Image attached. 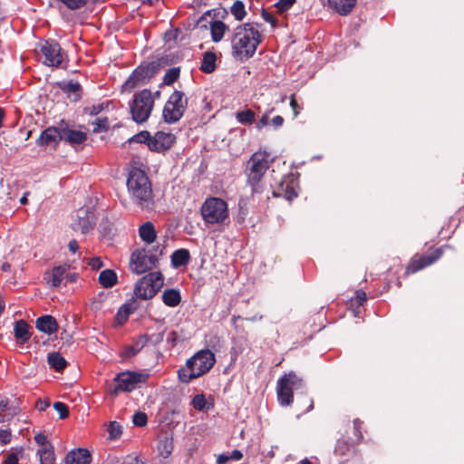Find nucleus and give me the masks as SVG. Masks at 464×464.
Returning a JSON list of instances; mask_svg holds the SVG:
<instances>
[{
    "label": "nucleus",
    "instance_id": "obj_1",
    "mask_svg": "<svg viewBox=\"0 0 464 464\" xmlns=\"http://www.w3.org/2000/svg\"><path fill=\"white\" fill-rule=\"evenodd\" d=\"M259 27L257 23H245L235 28L231 38L234 57L246 60L254 56L263 38Z\"/></svg>",
    "mask_w": 464,
    "mask_h": 464
},
{
    "label": "nucleus",
    "instance_id": "obj_2",
    "mask_svg": "<svg viewBox=\"0 0 464 464\" xmlns=\"http://www.w3.org/2000/svg\"><path fill=\"white\" fill-rule=\"evenodd\" d=\"M127 188L134 204L142 210L154 208V197L151 182L145 170L131 166L127 179Z\"/></svg>",
    "mask_w": 464,
    "mask_h": 464
},
{
    "label": "nucleus",
    "instance_id": "obj_3",
    "mask_svg": "<svg viewBox=\"0 0 464 464\" xmlns=\"http://www.w3.org/2000/svg\"><path fill=\"white\" fill-rule=\"evenodd\" d=\"M215 362V354L210 350H200L187 361L185 367L178 371L179 379L188 383L191 380L208 372Z\"/></svg>",
    "mask_w": 464,
    "mask_h": 464
},
{
    "label": "nucleus",
    "instance_id": "obj_4",
    "mask_svg": "<svg viewBox=\"0 0 464 464\" xmlns=\"http://www.w3.org/2000/svg\"><path fill=\"white\" fill-rule=\"evenodd\" d=\"M269 154L266 151H256L247 160L246 167V182L252 188V194L261 193L262 179L269 168Z\"/></svg>",
    "mask_w": 464,
    "mask_h": 464
},
{
    "label": "nucleus",
    "instance_id": "obj_5",
    "mask_svg": "<svg viewBox=\"0 0 464 464\" xmlns=\"http://www.w3.org/2000/svg\"><path fill=\"white\" fill-rule=\"evenodd\" d=\"M147 373L126 371L116 374L113 378V383L107 388V393L111 397H117L120 392H130L135 390L139 384L146 382Z\"/></svg>",
    "mask_w": 464,
    "mask_h": 464
},
{
    "label": "nucleus",
    "instance_id": "obj_6",
    "mask_svg": "<svg viewBox=\"0 0 464 464\" xmlns=\"http://www.w3.org/2000/svg\"><path fill=\"white\" fill-rule=\"evenodd\" d=\"M154 102L153 93L149 89H144L134 94L133 100L130 103L131 119L136 123L145 122L151 114Z\"/></svg>",
    "mask_w": 464,
    "mask_h": 464
},
{
    "label": "nucleus",
    "instance_id": "obj_7",
    "mask_svg": "<svg viewBox=\"0 0 464 464\" xmlns=\"http://www.w3.org/2000/svg\"><path fill=\"white\" fill-rule=\"evenodd\" d=\"M304 382L295 372L285 373L276 384L277 400L281 406H289L294 401V390L303 389Z\"/></svg>",
    "mask_w": 464,
    "mask_h": 464
},
{
    "label": "nucleus",
    "instance_id": "obj_8",
    "mask_svg": "<svg viewBox=\"0 0 464 464\" xmlns=\"http://www.w3.org/2000/svg\"><path fill=\"white\" fill-rule=\"evenodd\" d=\"M188 107V99L181 91H174L166 102L162 117L165 122L169 124L178 122L184 115Z\"/></svg>",
    "mask_w": 464,
    "mask_h": 464
},
{
    "label": "nucleus",
    "instance_id": "obj_9",
    "mask_svg": "<svg viewBox=\"0 0 464 464\" xmlns=\"http://www.w3.org/2000/svg\"><path fill=\"white\" fill-rule=\"evenodd\" d=\"M162 285V274L160 272H150L135 284L134 294L141 300H149L157 295Z\"/></svg>",
    "mask_w": 464,
    "mask_h": 464
},
{
    "label": "nucleus",
    "instance_id": "obj_10",
    "mask_svg": "<svg viewBox=\"0 0 464 464\" xmlns=\"http://www.w3.org/2000/svg\"><path fill=\"white\" fill-rule=\"evenodd\" d=\"M200 212L206 223H222L228 216L227 204L219 198H208L202 204Z\"/></svg>",
    "mask_w": 464,
    "mask_h": 464
},
{
    "label": "nucleus",
    "instance_id": "obj_11",
    "mask_svg": "<svg viewBox=\"0 0 464 464\" xmlns=\"http://www.w3.org/2000/svg\"><path fill=\"white\" fill-rule=\"evenodd\" d=\"M450 248L449 245H444L437 248L430 247L425 254H415L407 265L405 274H414L431 266L443 256L446 249Z\"/></svg>",
    "mask_w": 464,
    "mask_h": 464
},
{
    "label": "nucleus",
    "instance_id": "obj_12",
    "mask_svg": "<svg viewBox=\"0 0 464 464\" xmlns=\"http://www.w3.org/2000/svg\"><path fill=\"white\" fill-rule=\"evenodd\" d=\"M158 258L150 250L137 249L130 256V268L132 272L140 275L156 266Z\"/></svg>",
    "mask_w": 464,
    "mask_h": 464
},
{
    "label": "nucleus",
    "instance_id": "obj_13",
    "mask_svg": "<svg viewBox=\"0 0 464 464\" xmlns=\"http://www.w3.org/2000/svg\"><path fill=\"white\" fill-rule=\"evenodd\" d=\"M155 73L151 64L138 66L122 84V91L131 92L136 87L146 84Z\"/></svg>",
    "mask_w": 464,
    "mask_h": 464
},
{
    "label": "nucleus",
    "instance_id": "obj_14",
    "mask_svg": "<svg viewBox=\"0 0 464 464\" xmlns=\"http://www.w3.org/2000/svg\"><path fill=\"white\" fill-rule=\"evenodd\" d=\"M41 53L44 57V64L53 67H60L66 56L59 43L53 39L41 45Z\"/></svg>",
    "mask_w": 464,
    "mask_h": 464
},
{
    "label": "nucleus",
    "instance_id": "obj_15",
    "mask_svg": "<svg viewBox=\"0 0 464 464\" xmlns=\"http://www.w3.org/2000/svg\"><path fill=\"white\" fill-rule=\"evenodd\" d=\"M355 444L353 441L349 442L343 436L336 441L334 455L339 464H347L356 457Z\"/></svg>",
    "mask_w": 464,
    "mask_h": 464
},
{
    "label": "nucleus",
    "instance_id": "obj_16",
    "mask_svg": "<svg viewBox=\"0 0 464 464\" xmlns=\"http://www.w3.org/2000/svg\"><path fill=\"white\" fill-rule=\"evenodd\" d=\"M0 422L8 421L20 412V400L14 396L0 395Z\"/></svg>",
    "mask_w": 464,
    "mask_h": 464
},
{
    "label": "nucleus",
    "instance_id": "obj_17",
    "mask_svg": "<svg viewBox=\"0 0 464 464\" xmlns=\"http://www.w3.org/2000/svg\"><path fill=\"white\" fill-rule=\"evenodd\" d=\"M60 130L62 140L72 147L81 145L87 140L86 132L72 129L64 120L60 121Z\"/></svg>",
    "mask_w": 464,
    "mask_h": 464
},
{
    "label": "nucleus",
    "instance_id": "obj_18",
    "mask_svg": "<svg viewBox=\"0 0 464 464\" xmlns=\"http://www.w3.org/2000/svg\"><path fill=\"white\" fill-rule=\"evenodd\" d=\"M94 226L95 218L93 212L88 208H79L72 223V228L74 230H81L82 234H86L92 229Z\"/></svg>",
    "mask_w": 464,
    "mask_h": 464
},
{
    "label": "nucleus",
    "instance_id": "obj_19",
    "mask_svg": "<svg viewBox=\"0 0 464 464\" xmlns=\"http://www.w3.org/2000/svg\"><path fill=\"white\" fill-rule=\"evenodd\" d=\"M176 137L170 132L157 131L149 141L150 150L163 152L169 150L175 143Z\"/></svg>",
    "mask_w": 464,
    "mask_h": 464
},
{
    "label": "nucleus",
    "instance_id": "obj_20",
    "mask_svg": "<svg viewBox=\"0 0 464 464\" xmlns=\"http://www.w3.org/2000/svg\"><path fill=\"white\" fill-rule=\"evenodd\" d=\"M62 140L61 130H60V121L57 126H51L43 130L40 136L36 140V144L38 146H53L56 147L59 142Z\"/></svg>",
    "mask_w": 464,
    "mask_h": 464
},
{
    "label": "nucleus",
    "instance_id": "obj_21",
    "mask_svg": "<svg viewBox=\"0 0 464 464\" xmlns=\"http://www.w3.org/2000/svg\"><path fill=\"white\" fill-rule=\"evenodd\" d=\"M65 464H90L92 455L89 450L82 448L69 451L65 456Z\"/></svg>",
    "mask_w": 464,
    "mask_h": 464
},
{
    "label": "nucleus",
    "instance_id": "obj_22",
    "mask_svg": "<svg viewBox=\"0 0 464 464\" xmlns=\"http://www.w3.org/2000/svg\"><path fill=\"white\" fill-rule=\"evenodd\" d=\"M35 327L37 328L38 331L42 333L53 334L57 332L58 324L53 316L50 314H45L36 319Z\"/></svg>",
    "mask_w": 464,
    "mask_h": 464
},
{
    "label": "nucleus",
    "instance_id": "obj_23",
    "mask_svg": "<svg viewBox=\"0 0 464 464\" xmlns=\"http://www.w3.org/2000/svg\"><path fill=\"white\" fill-rule=\"evenodd\" d=\"M357 0H328L329 6L341 15L350 14L356 5Z\"/></svg>",
    "mask_w": 464,
    "mask_h": 464
},
{
    "label": "nucleus",
    "instance_id": "obj_24",
    "mask_svg": "<svg viewBox=\"0 0 464 464\" xmlns=\"http://www.w3.org/2000/svg\"><path fill=\"white\" fill-rule=\"evenodd\" d=\"M139 236L145 243H153L157 237V233L152 222L147 221L142 224L139 228Z\"/></svg>",
    "mask_w": 464,
    "mask_h": 464
},
{
    "label": "nucleus",
    "instance_id": "obj_25",
    "mask_svg": "<svg viewBox=\"0 0 464 464\" xmlns=\"http://www.w3.org/2000/svg\"><path fill=\"white\" fill-rule=\"evenodd\" d=\"M29 324L24 320H19L14 324V336L20 343H24L31 338Z\"/></svg>",
    "mask_w": 464,
    "mask_h": 464
},
{
    "label": "nucleus",
    "instance_id": "obj_26",
    "mask_svg": "<svg viewBox=\"0 0 464 464\" xmlns=\"http://www.w3.org/2000/svg\"><path fill=\"white\" fill-rule=\"evenodd\" d=\"M162 302L169 307H176L181 302L180 292L178 289L168 288L162 293Z\"/></svg>",
    "mask_w": 464,
    "mask_h": 464
},
{
    "label": "nucleus",
    "instance_id": "obj_27",
    "mask_svg": "<svg viewBox=\"0 0 464 464\" xmlns=\"http://www.w3.org/2000/svg\"><path fill=\"white\" fill-rule=\"evenodd\" d=\"M148 343L146 336L140 335L133 343V344L127 346L124 349L122 356L125 358H131L137 355L141 349Z\"/></svg>",
    "mask_w": 464,
    "mask_h": 464
},
{
    "label": "nucleus",
    "instance_id": "obj_28",
    "mask_svg": "<svg viewBox=\"0 0 464 464\" xmlns=\"http://www.w3.org/2000/svg\"><path fill=\"white\" fill-rule=\"evenodd\" d=\"M228 30V26L220 20H215L210 24L211 39L214 43H218L224 37V34Z\"/></svg>",
    "mask_w": 464,
    "mask_h": 464
},
{
    "label": "nucleus",
    "instance_id": "obj_29",
    "mask_svg": "<svg viewBox=\"0 0 464 464\" xmlns=\"http://www.w3.org/2000/svg\"><path fill=\"white\" fill-rule=\"evenodd\" d=\"M272 195L275 198L283 197L287 200H292L297 197V193L294 187L284 181L280 182L278 189L273 190Z\"/></svg>",
    "mask_w": 464,
    "mask_h": 464
},
{
    "label": "nucleus",
    "instance_id": "obj_30",
    "mask_svg": "<svg viewBox=\"0 0 464 464\" xmlns=\"http://www.w3.org/2000/svg\"><path fill=\"white\" fill-rule=\"evenodd\" d=\"M217 55L213 52H206L203 54L200 70L205 73H212L217 68Z\"/></svg>",
    "mask_w": 464,
    "mask_h": 464
},
{
    "label": "nucleus",
    "instance_id": "obj_31",
    "mask_svg": "<svg viewBox=\"0 0 464 464\" xmlns=\"http://www.w3.org/2000/svg\"><path fill=\"white\" fill-rule=\"evenodd\" d=\"M190 259L189 251L186 248L175 250L171 255V264L174 267L186 266Z\"/></svg>",
    "mask_w": 464,
    "mask_h": 464
},
{
    "label": "nucleus",
    "instance_id": "obj_32",
    "mask_svg": "<svg viewBox=\"0 0 464 464\" xmlns=\"http://www.w3.org/2000/svg\"><path fill=\"white\" fill-rule=\"evenodd\" d=\"M63 92L67 93L69 98H72L73 102H77L81 99L82 93V85L78 82L70 81L62 87Z\"/></svg>",
    "mask_w": 464,
    "mask_h": 464
},
{
    "label": "nucleus",
    "instance_id": "obj_33",
    "mask_svg": "<svg viewBox=\"0 0 464 464\" xmlns=\"http://www.w3.org/2000/svg\"><path fill=\"white\" fill-rule=\"evenodd\" d=\"M36 455L39 457L40 464H55L54 449L52 444H48L46 447L39 449Z\"/></svg>",
    "mask_w": 464,
    "mask_h": 464
},
{
    "label": "nucleus",
    "instance_id": "obj_34",
    "mask_svg": "<svg viewBox=\"0 0 464 464\" xmlns=\"http://www.w3.org/2000/svg\"><path fill=\"white\" fill-rule=\"evenodd\" d=\"M117 274L112 269H105L99 275V283L104 288H111L117 283Z\"/></svg>",
    "mask_w": 464,
    "mask_h": 464
},
{
    "label": "nucleus",
    "instance_id": "obj_35",
    "mask_svg": "<svg viewBox=\"0 0 464 464\" xmlns=\"http://www.w3.org/2000/svg\"><path fill=\"white\" fill-rule=\"evenodd\" d=\"M47 361L50 367L53 368L57 372L63 371L67 365L65 359L59 353H50Z\"/></svg>",
    "mask_w": 464,
    "mask_h": 464
},
{
    "label": "nucleus",
    "instance_id": "obj_36",
    "mask_svg": "<svg viewBox=\"0 0 464 464\" xmlns=\"http://www.w3.org/2000/svg\"><path fill=\"white\" fill-rule=\"evenodd\" d=\"M236 119L241 124H252L256 121V113L250 109H246L237 111Z\"/></svg>",
    "mask_w": 464,
    "mask_h": 464
},
{
    "label": "nucleus",
    "instance_id": "obj_37",
    "mask_svg": "<svg viewBox=\"0 0 464 464\" xmlns=\"http://www.w3.org/2000/svg\"><path fill=\"white\" fill-rule=\"evenodd\" d=\"M230 12L237 21H242L246 15L245 4L240 0L234 2L230 8Z\"/></svg>",
    "mask_w": 464,
    "mask_h": 464
},
{
    "label": "nucleus",
    "instance_id": "obj_38",
    "mask_svg": "<svg viewBox=\"0 0 464 464\" xmlns=\"http://www.w3.org/2000/svg\"><path fill=\"white\" fill-rule=\"evenodd\" d=\"M109 440H115L120 439L122 434V427L118 421H111L108 425Z\"/></svg>",
    "mask_w": 464,
    "mask_h": 464
},
{
    "label": "nucleus",
    "instance_id": "obj_39",
    "mask_svg": "<svg viewBox=\"0 0 464 464\" xmlns=\"http://www.w3.org/2000/svg\"><path fill=\"white\" fill-rule=\"evenodd\" d=\"M57 3L63 5L69 10H78L84 7L88 0H54Z\"/></svg>",
    "mask_w": 464,
    "mask_h": 464
},
{
    "label": "nucleus",
    "instance_id": "obj_40",
    "mask_svg": "<svg viewBox=\"0 0 464 464\" xmlns=\"http://www.w3.org/2000/svg\"><path fill=\"white\" fill-rule=\"evenodd\" d=\"M179 77V69L178 68H171L167 71L166 74L163 78V82L166 85H170L173 82H175Z\"/></svg>",
    "mask_w": 464,
    "mask_h": 464
},
{
    "label": "nucleus",
    "instance_id": "obj_41",
    "mask_svg": "<svg viewBox=\"0 0 464 464\" xmlns=\"http://www.w3.org/2000/svg\"><path fill=\"white\" fill-rule=\"evenodd\" d=\"M93 132L107 131L109 130L108 118H97L93 122Z\"/></svg>",
    "mask_w": 464,
    "mask_h": 464
},
{
    "label": "nucleus",
    "instance_id": "obj_42",
    "mask_svg": "<svg viewBox=\"0 0 464 464\" xmlns=\"http://www.w3.org/2000/svg\"><path fill=\"white\" fill-rule=\"evenodd\" d=\"M296 2V0H278L275 6L276 8L277 13L284 14L285 12L288 11L294 4Z\"/></svg>",
    "mask_w": 464,
    "mask_h": 464
},
{
    "label": "nucleus",
    "instance_id": "obj_43",
    "mask_svg": "<svg viewBox=\"0 0 464 464\" xmlns=\"http://www.w3.org/2000/svg\"><path fill=\"white\" fill-rule=\"evenodd\" d=\"M362 421L359 419H355L353 420V434H354V439H353V442L354 443H359L362 441V438H363V435H362Z\"/></svg>",
    "mask_w": 464,
    "mask_h": 464
},
{
    "label": "nucleus",
    "instance_id": "obj_44",
    "mask_svg": "<svg viewBox=\"0 0 464 464\" xmlns=\"http://www.w3.org/2000/svg\"><path fill=\"white\" fill-rule=\"evenodd\" d=\"M152 137L150 136V132L147 130H142L139 132L138 134L134 135L130 139V141H135L138 143H147L149 145L150 140H151Z\"/></svg>",
    "mask_w": 464,
    "mask_h": 464
},
{
    "label": "nucleus",
    "instance_id": "obj_45",
    "mask_svg": "<svg viewBox=\"0 0 464 464\" xmlns=\"http://www.w3.org/2000/svg\"><path fill=\"white\" fill-rule=\"evenodd\" d=\"M44 279L46 280V283L52 287H58L63 281V279L55 275L53 271L50 273H45Z\"/></svg>",
    "mask_w": 464,
    "mask_h": 464
},
{
    "label": "nucleus",
    "instance_id": "obj_46",
    "mask_svg": "<svg viewBox=\"0 0 464 464\" xmlns=\"http://www.w3.org/2000/svg\"><path fill=\"white\" fill-rule=\"evenodd\" d=\"M53 409L59 413V417L62 420H64L69 416V408L63 402H61V401L54 402Z\"/></svg>",
    "mask_w": 464,
    "mask_h": 464
},
{
    "label": "nucleus",
    "instance_id": "obj_47",
    "mask_svg": "<svg viewBox=\"0 0 464 464\" xmlns=\"http://www.w3.org/2000/svg\"><path fill=\"white\" fill-rule=\"evenodd\" d=\"M132 421L137 427H144L148 423L147 414L142 411H137L133 415Z\"/></svg>",
    "mask_w": 464,
    "mask_h": 464
},
{
    "label": "nucleus",
    "instance_id": "obj_48",
    "mask_svg": "<svg viewBox=\"0 0 464 464\" xmlns=\"http://www.w3.org/2000/svg\"><path fill=\"white\" fill-rule=\"evenodd\" d=\"M159 450L160 452V455L163 456L164 458L169 457L172 451V442L169 441L168 439L160 441Z\"/></svg>",
    "mask_w": 464,
    "mask_h": 464
},
{
    "label": "nucleus",
    "instance_id": "obj_49",
    "mask_svg": "<svg viewBox=\"0 0 464 464\" xmlns=\"http://www.w3.org/2000/svg\"><path fill=\"white\" fill-rule=\"evenodd\" d=\"M148 339V343L152 344L153 346L160 343L164 339V331H160L159 333L151 334H143Z\"/></svg>",
    "mask_w": 464,
    "mask_h": 464
},
{
    "label": "nucleus",
    "instance_id": "obj_50",
    "mask_svg": "<svg viewBox=\"0 0 464 464\" xmlns=\"http://www.w3.org/2000/svg\"><path fill=\"white\" fill-rule=\"evenodd\" d=\"M366 300L367 297L365 292H363L362 290H358L355 293L354 298L351 299V305H356L357 307H360L363 305Z\"/></svg>",
    "mask_w": 464,
    "mask_h": 464
},
{
    "label": "nucleus",
    "instance_id": "obj_51",
    "mask_svg": "<svg viewBox=\"0 0 464 464\" xmlns=\"http://www.w3.org/2000/svg\"><path fill=\"white\" fill-rule=\"evenodd\" d=\"M206 403L207 401L203 394H198L192 399V405L197 410H203L206 406Z\"/></svg>",
    "mask_w": 464,
    "mask_h": 464
},
{
    "label": "nucleus",
    "instance_id": "obj_52",
    "mask_svg": "<svg viewBox=\"0 0 464 464\" xmlns=\"http://www.w3.org/2000/svg\"><path fill=\"white\" fill-rule=\"evenodd\" d=\"M12 440V431L10 429H0V442L2 445L8 444Z\"/></svg>",
    "mask_w": 464,
    "mask_h": 464
},
{
    "label": "nucleus",
    "instance_id": "obj_53",
    "mask_svg": "<svg viewBox=\"0 0 464 464\" xmlns=\"http://www.w3.org/2000/svg\"><path fill=\"white\" fill-rule=\"evenodd\" d=\"M129 315H130V309L126 306H123L122 308H121L118 311V313L116 314V318L119 321V323L122 324L127 321Z\"/></svg>",
    "mask_w": 464,
    "mask_h": 464
},
{
    "label": "nucleus",
    "instance_id": "obj_54",
    "mask_svg": "<svg viewBox=\"0 0 464 464\" xmlns=\"http://www.w3.org/2000/svg\"><path fill=\"white\" fill-rule=\"evenodd\" d=\"M70 268V266L69 265H62V266H55L53 268V272L57 275L59 277H61L62 279L64 278L67 271L69 270Z\"/></svg>",
    "mask_w": 464,
    "mask_h": 464
},
{
    "label": "nucleus",
    "instance_id": "obj_55",
    "mask_svg": "<svg viewBox=\"0 0 464 464\" xmlns=\"http://www.w3.org/2000/svg\"><path fill=\"white\" fill-rule=\"evenodd\" d=\"M261 16L266 22L271 24L272 26L276 25V18L266 9H262Z\"/></svg>",
    "mask_w": 464,
    "mask_h": 464
},
{
    "label": "nucleus",
    "instance_id": "obj_56",
    "mask_svg": "<svg viewBox=\"0 0 464 464\" xmlns=\"http://www.w3.org/2000/svg\"><path fill=\"white\" fill-rule=\"evenodd\" d=\"M179 338V334L176 331H171L167 336V343L170 345V347H174L177 345Z\"/></svg>",
    "mask_w": 464,
    "mask_h": 464
},
{
    "label": "nucleus",
    "instance_id": "obj_57",
    "mask_svg": "<svg viewBox=\"0 0 464 464\" xmlns=\"http://www.w3.org/2000/svg\"><path fill=\"white\" fill-rule=\"evenodd\" d=\"M89 265L94 270H98L103 266V263L99 257L92 258L91 261L89 262Z\"/></svg>",
    "mask_w": 464,
    "mask_h": 464
},
{
    "label": "nucleus",
    "instance_id": "obj_58",
    "mask_svg": "<svg viewBox=\"0 0 464 464\" xmlns=\"http://www.w3.org/2000/svg\"><path fill=\"white\" fill-rule=\"evenodd\" d=\"M18 456L15 453H10L4 460V464H18Z\"/></svg>",
    "mask_w": 464,
    "mask_h": 464
},
{
    "label": "nucleus",
    "instance_id": "obj_59",
    "mask_svg": "<svg viewBox=\"0 0 464 464\" xmlns=\"http://www.w3.org/2000/svg\"><path fill=\"white\" fill-rule=\"evenodd\" d=\"M290 106L293 109L294 116L296 117L299 114V106L295 100V94L291 95Z\"/></svg>",
    "mask_w": 464,
    "mask_h": 464
},
{
    "label": "nucleus",
    "instance_id": "obj_60",
    "mask_svg": "<svg viewBox=\"0 0 464 464\" xmlns=\"http://www.w3.org/2000/svg\"><path fill=\"white\" fill-rule=\"evenodd\" d=\"M269 122V116L267 113L264 114L260 120L258 121V122L256 123V128L258 130H261L262 128H264L265 126H266Z\"/></svg>",
    "mask_w": 464,
    "mask_h": 464
},
{
    "label": "nucleus",
    "instance_id": "obj_61",
    "mask_svg": "<svg viewBox=\"0 0 464 464\" xmlns=\"http://www.w3.org/2000/svg\"><path fill=\"white\" fill-rule=\"evenodd\" d=\"M34 441L41 446H44L47 443L46 436L43 433H37L34 436Z\"/></svg>",
    "mask_w": 464,
    "mask_h": 464
},
{
    "label": "nucleus",
    "instance_id": "obj_62",
    "mask_svg": "<svg viewBox=\"0 0 464 464\" xmlns=\"http://www.w3.org/2000/svg\"><path fill=\"white\" fill-rule=\"evenodd\" d=\"M284 118L280 115H276L275 116L272 121H271V123L273 124V126L277 129L279 127H281L284 123Z\"/></svg>",
    "mask_w": 464,
    "mask_h": 464
},
{
    "label": "nucleus",
    "instance_id": "obj_63",
    "mask_svg": "<svg viewBox=\"0 0 464 464\" xmlns=\"http://www.w3.org/2000/svg\"><path fill=\"white\" fill-rule=\"evenodd\" d=\"M230 460L229 454L222 453L218 456L217 464H227Z\"/></svg>",
    "mask_w": 464,
    "mask_h": 464
},
{
    "label": "nucleus",
    "instance_id": "obj_64",
    "mask_svg": "<svg viewBox=\"0 0 464 464\" xmlns=\"http://www.w3.org/2000/svg\"><path fill=\"white\" fill-rule=\"evenodd\" d=\"M229 458L231 459V460L238 461L243 458V453L239 450H234L229 454Z\"/></svg>",
    "mask_w": 464,
    "mask_h": 464
}]
</instances>
